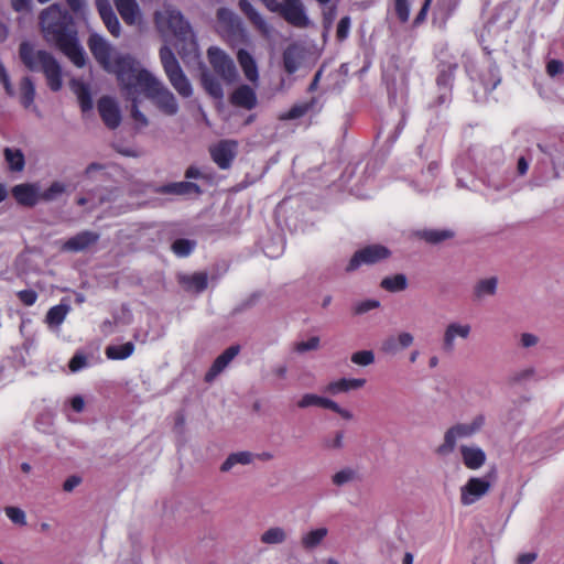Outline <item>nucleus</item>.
I'll use <instances>...</instances> for the list:
<instances>
[{
  "instance_id": "nucleus-14",
  "label": "nucleus",
  "mask_w": 564,
  "mask_h": 564,
  "mask_svg": "<svg viewBox=\"0 0 564 564\" xmlns=\"http://www.w3.org/2000/svg\"><path fill=\"white\" fill-rule=\"evenodd\" d=\"M99 240V234L84 230L67 239L63 246V251L79 252L95 245Z\"/></svg>"
},
{
  "instance_id": "nucleus-63",
  "label": "nucleus",
  "mask_w": 564,
  "mask_h": 564,
  "mask_svg": "<svg viewBox=\"0 0 564 564\" xmlns=\"http://www.w3.org/2000/svg\"><path fill=\"white\" fill-rule=\"evenodd\" d=\"M80 484V478L77 476H70L68 477L64 484L63 489L65 491H72L75 487H77Z\"/></svg>"
},
{
  "instance_id": "nucleus-21",
  "label": "nucleus",
  "mask_w": 564,
  "mask_h": 564,
  "mask_svg": "<svg viewBox=\"0 0 564 564\" xmlns=\"http://www.w3.org/2000/svg\"><path fill=\"white\" fill-rule=\"evenodd\" d=\"M471 327L468 324L462 325L457 323H451L444 333L443 349L446 352H452L455 347L456 337L463 339L467 338L470 334Z\"/></svg>"
},
{
  "instance_id": "nucleus-29",
  "label": "nucleus",
  "mask_w": 564,
  "mask_h": 564,
  "mask_svg": "<svg viewBox=\"0 0 564 564\" xmlns=\"http://www.w3.org/2000/svg\"><path fill=\"white\" fill-rule=\"evenodd\" d=\"M69 311L70 306L68 304L59 303L47 311L45 323L51 327L59 326L65 321Z\"/></svg>"
},
{
  "instance_id": "nucleus-49",
  "label": "nucleus",
  "mask_w": 564,
  "mask_h": 564,
  "mask_svg": "<svg viewBox=\"0 0 564 564\" xmlns=\"http://www.w3.org/2000/svg\"><path fill=\"white\" fill-rule=\"evenodd\" d=\"M351 20L348 15L343 17L338 24L336 30V39L339 42L345 41L348 37L349 30H350Z\"/></svg>"
},
{
  "instance_id": "nucleus-4",
  "label": "nucleus",
  "mask_w": 564,
  "mask_h": 564,
  "mask_svg": "<svg viewBox=\"0 0 564 564\" xmlns=\"http://www.w3.org/2000/svg\"><path fill=\"white\" fill-rule=\"evenodd\" d=\"M19 56L29 70L44 74L51 90L58 91L62 88V68L51 53L36 51L31 43L24 41L19 46Z\"/></svg>"
},
{
  "instance_id": "nucleus-23",
  "label": "nucleus",
  "mask_w": 564,
  "mask_h": 564,
  "mask_svg": "<svg viewBox=\"0 0 564 564\" xmlns=\"http://www.w3.org/2000/svg\"><path fill=\"white\" fill-rule=\"evenodd\" d=\"M303 59V53L299 45L290 44L282 53V63L284 70L292 75L297 72Z\"/></svg>"
},
{
  "instance_id": "nucleus-62",
  "label": "nucleus",
  "mask_w": 564,
  "mask_h": 564,
  "mask_svg": "<svg viewBox=\"0 0 564 564\" xmlns=\"http://www.w3.org/2000/svg\"><path fill=\"white\" fill-rule=\"evenodd\" d=\"M343 440H344V433L337 432L332 442L325 441V446L327 448H340L343 446Z\"/></svg>"
},
{
  "instance_id": "nucleus-20",
  "label": "nucleus",
  "mask_w": 564,
  "mask_h": 564,
  "mask_svg": "<svg viewBox=\"0 0 564 564\" xmlns=\"http://www.w3.org/2000/svg\"><path fill=\"white\" fill-rule=\"evenodd\" d=\"M460 455L466 468L477 470L486 463V453L477 446L462 445Z\"/></svg>"
},
{
  "instance_id": "nucleus-24",
  "label": "nucleus",
  "mask_w": 564,
  "mask_h": 564,
  "mask_svg": "<svg viewBox=\"0 0 564 564\" xmlns=\"http://www.w3.org/2000/svg\"><path fill=\"white\" fill-rule=\"evenodd\" d=\"M159 194L170 195H189V194H202L200 187L196 183L192 182H175L162 185L155 189Z\"/></svg>"
},
{
  "instance_id": "nucleus-6",
  "label": "nucleus",
  "mask_w": 564,
  "mask_h": 564,
  "mask_svg": "<svg viewBox=\"0 0 564 564\" xmlns=\"http://www.w3.org/2000/svg\"><path fill=\"white\" fill-rule=\"evenodd\" d=\"M217 23L220 35L231 47L249 42L248 33L241 20L231 10L219 8L217 10Z\"/></svg>"
},
{
  "instance_id": "nucleus-37",
  "label": "nucleus",
  "mask_w": 564,
  "mask_h": 564,
  "mask_svg": "<svg viewBox=\"0 0 564 564\" xmlns=\"http://www.w3.org/2000/svg\"><path fill=\"white\" fill-rule=\"evenodd\" d=\"M3 153L11 171L20 172L23 170L25 160L21 150L6 148Z\"/></svg>"
},
{
  "instance_id": "nucleus-54",
  "label": "nucleus",
  "mask_w": 564,
  "mask_h": 564,
  "mask_svg": "<svg viewBox=\"0 0 564 564\" xmlns=\"http://www.w3.org/2000/svg\"><path fill=\"white\" fill-rule=\"evenodd\" d=\"M379 302L376 300H366L357 303L354 307V313L356 315L365 314L373 308H377L379 306Z\"/></svg>"
},
{
  "instance_id": "nucleus-18",
  "label": "nucleus",
  "mask_w": 564,
  "mask_h": 564,
  "mask_svg": "<svg viewBox=\"0 0 564 564\" xmlns=\"http://www.w3.org/2000/svg\"><path fill=\"white\" fill-rule=\"evenodd\" d=\"M230 102L240 108L251 110L257 106V95L249 85H240L230 95Z\"/></svg>"
},
{
  "instance_id": "nucleus-53",
  "label": "nucleus",
  "mask_w": 564,
  "mask_h": 564,
  "mask_svg": "<svg viewBox=\"0 0 564 564\" xmlns=\"http://www.w3.org/2000/svg\"><path fill=\"white\" fill-rule=\"evenodd\" d=\"M319 346V337L313 336L306 341H299L295 344V350L297 352H305L308 350H315Z\"/></svg>"
},
{
  "instance_id": "nucleus-40",
  "label": "nucleus",
  "mask_w": 564,
  "mask_h": 564,
  "mask_svg": "<svg viewBox=\"0 0 564 564\" xmlns=\"http://www.w3.org/2000/svg\"><path fill=\"white\" fill-rule=\"evenodd\" d=\"M195 247L196 241L180 238L172 243L171 249L176 257L185 258L188 257L194 251Z\"/></svg>"
},
{
  "instance_id": "nucleus-16",
  "label": "nucleus",
  "mask_w": 564,
  "mask_h": 564,
  "mask_svg": "<svg viewBox=\"0 0 564 564\" xmlns=\"http://www.w3.org/2000/svg\"><path fill=\"white\" fill-rule=\"evenodd\" d=\"M280 14L288 23L296 28H306L310 23L300 0L283 3Z\"/></svg>"
},
{
  "instance_id": "nucleus-41",
  "label": "nucleus",
  "mask_w": 564,
  "mask_h": 564,
  "mask_svg": "<svg viewBox=\"0 0 564 564\" xmlns=\"http://www.w3.org/2000/svg\"><path fill=\"white\" fill-rule=\"evenodd\" d=\"M327 535L326 528H318L310 531L302 538V545L304 549L311 550L317 546Z\"/></svg>"
},
{
  "instance_id": "nucleus-34",
  "label": "nucleus",
  "mask_w": 564,
  "mask_h": 564,
  "mask_svg": "<svg viewBox=\"0 0 564 564\" xmlns=\"http://www.w3.org/2000/svg\"><path fill=\"white\" fill-rule=\"evenodd\" d=\"M380 286L389 292H400L406 289L408 280L402 273L382 279Z\"/></svg>"
},
{
  "instance_id": "nucleus-35",
  "label": "nucleus",
  "mask_w": 564,
  "mask_h": 564,
  "mask_svg": "<svg viewBox=\"0 0 564 564\" xmlns=\"http://www.w3.org/2000/svg\"><path fill=\"white\" fill-rule=\"evenodd\" d=\"M453 236L454 232L447 229H426L420 232V237L432 245L451 239Z\"/></svg>"
},
{
  "instance_id": "nucleus-45",
  "label": "nucleus",
  "mask_w": 564,
  "mask_h": 564,
  "mask_svg": "<svg viewBox=\"0 0 564 564\" xmlns=\"http://www.w3.org/2000/svg\"><path fill=\"white\" fill-rule=\"evenodd\" d=\"M286 535L283 529L270 528L261 535V542L264 544H279L285 540Z\"/></svg>"
},
{
  "instance_id": "nucleus-22",
  "label": "nucleus",
  "mask_w": 564,
  "mask_h": 564,
  "mask_svg": "<svg viewBox=\"0 0 564 564\" xmlns=\"http://www.w3.org/2000/svg\"><path fill=\"white\" fill-rule=\"evenodd\" d=\"M236 56L245 77L250 83H257L259 80V69L254 57L245 48H239Z\"/></svg>"
},
{
  "instance_id": "nucleus-27",
  "label": "nucleus",
  "mask_w": 564,
  "mask_h": 564,
  "mask_svg": "<svg viewBox=\"0 0 564 564\" xmlns=\"http://www.w3.org/2000/svg\"><path fill=\"white\" fill-rule=\"evenodd\" d=\"M73 91L76 94L82 111L85 113L93 109V99L87 84L73 79L70 83Z\"/></svg>"
},
{
  "instance_id": "nucleus-51",
  "label": "nucleus",
  "mask_w": 564,
  "mask_h": 564,
  "mask_svg": "<svg viewBox=\"0 0 564 564\" xmlns=\"http://www.w3.org/2000/svg\"><path fill=\"white\" fill-rule=\"evenodd\" d=\"M87 366V357L82 352H76L68 362L72 372H77Z\"/></svg>"
},
{
  "instance_id": "nucleus-3",
  "label": "nucleus",
  "mask_w": 564,
  "mask_h": 564,
  "mask_svg": "<svg viewBox=\"0 0 564 564\" xmlns=\"http://www.w3.org/2000/svg\"><path fill=\"white\" fill-rule=\"evenodd\" d=\"M154 22L163 36H174V47L183 59L196 55L197 42L193 30L178 9L164 4L161 11L155 12Z\"/></svg>"
},
{
  "instance_id": "nucleus-36",
  "label": "nucleus",
  "mask_w": 564,
  "mask_h": 564,
  "mask_svg": "<svg viewBox=\"0 0 564 564\" xmlns=\"http://www.w3.org/2000/svg\"><path fill=\"white\" fill-rule=\"evenodd\" d=\"M182 283L189 289H194L196 292L200 293L207 289L208 278L205 272H196L192 275L184 276L182 279Z\"/></svg>"
},
{
  "instance_id": "nucleus-47",
  "label": "nucleus",
  "mask_w": 564,
  "mask_h": 564,
  "mask_svg": "<svg viewBox=\"0 0 564 564\" xmlns=\"http://www.w3.org/2000/svg\"><path fill=\"white\" fill-rule=\"evenodd\" d=\"M351 361L359 366H369L375 361V355L371 350H359L351 355Z\"/></svg>"
},
{
  "instance_id": "nucleus-15",
  "label": "nucleus",
  "mask_w": 564,
  "mask_h": 564,
  "mask_svg": "<svg viewBox=\"0 0 564 564\" xmlns=\"http://www.w3.org/2000/svg\"><path fill=\"white\" fill-rule=\"evenodd\" d=\"M240 351L239 345H232L228 347L223 354H220L213 362L208 371L205 373V381L212 382L215 378L221 373L226 367L238 356Z\"/></svg>"
},
{
  "instance_id": "nucleus-33",
  "label": "nucleus",
  "mask_w": 564,
  "mask_h": 564,
  "mask_svg": "<svg viewBox=\"0 0 564 564\" xmlns=\"http://www.w3.org/2000/svg\"><path fill=\"white\" fill-rule=\"evenodd\" d=\"M119 85L126 98L131 101V117L133 118V120L139 122L141 126H148V119L144 116V113L141 112L138 105V95L140 93L129 94L127 87L123 84Z\"/></svg>"
},
{
  "instance_id": "nucleus-2",
  "label": "nucleus",
  "mask_w": 564,
  "mask_h": 564,
  "mask_svg": "<svg viewBox=\"0 0 564 564\" xmlns=\"http://www.w3.org/2000/svg\"><path fill=\"white\" fill-rule=\"evenodd\" d=\"M120 64H123L126 69L119 74V84H123L129 94L142 93L166 116L177 113L178 104L175 96L154 75L141 68L137 59L124 58Z\"/></svg>"
},
{
  "instance_id": "nucleus-57",
  "label": "nucleus",
  "mask_w": 564,
  "mask_h": 564,
  "mask_svg": "<svg viewBox=\"0 0 564 564\" xmlns=\"http://www.w3.org/2000/svg\"><path fill=\"white\" fill-rule=\"evenodd\" d=\"M399 349L398 340L393 336L382 341L381 350L386 354H395Z\"/></svg>"
},
{
  "instance_id": "nucleus-48",
  "label": "nucleus",
  "mask_w": 564,
  "mask_h": 564,
  "mask_svg": "<svg viewBox=\"0 0 564 564\" xmlns=\"http://www.w3.org/2000/svg\"><path fill=\"white\" fill-rule=\"evenodd\" d=\"M394 11L400 22L405 23L410 17V4L408 0H394Z\"/></svg>"
},
{
  "instance_id": "nucleus-5",
  "label": "nucleus",
  "mask_w": 564,
  "mask_h": 564,
  "mask_svg": "<svg viewBox=\"0 0 564 564\" xmlns=\"http://www.w3.org/2000/svg\"><path fill=\"white\" fill-rule=\"evenodd\" d=\"M87 43L95 59L105 70L113 73L118 82L120 72L126 69L123 64H120V61L124 58L135 59L130 54H118L111 59L112 47L99 34H90Z\"/></svg>"
},
{
  "instance_id": "nucleus-42",
  "label": "nucleus",
  "mask_w": 564,
  "mask_h": 564,
  "mask_svg": "<svg viewBox=\"0 0 564 564\" xmlns=\"http://www.w3.org/2000/svg\"><path fill=\"white\" fill-rule=\"evenodd\" d=\"M314 105V100L310 102H303L292 106L285 113H283L281 120H294L306 115Z\"/></svg>"
},
{
  "instance_id": "nucleus-7",
  "label": "nucleus",
  "mask_w": 564,
  "mask_h": 564,
  "mask_svg": "<svg viewBox=\"0 0 564 564\" xmlns=\"http://www.w3.org/2000/svg\"><path fill=\"white\" fill-rule=\"evenodd\" d=\"M160 59L164 72L173 88L184 98L193 94V88L186 75L182 70L178 61L172 50L164 45L160 48Z\"/></svg>"
},
{
  "instance_id": "nucleus-38",
  "label": "nucleus",
  "mask_w": 564,
  "mask_h": 564,
  "mask_svg": "<svg viewBox=\"0 0 564 564\" xmlns=\"http://www.w3.org/2000/svg\"><path fill=\"white\" fill-rule=\"evenodd\" d=\"M202 84L204 89L214 98H221L224 89L220 82L213 75L204 73L202 76Z\"/></svg>"
},
{
  "instance_id": "nucleus-61",
  "label": "nucleus",
  "mask_w": 564,
  "mask_h": 564,
  "mask_svg": "<svg viewBox=\"0 0 564 564\" xmlns=\"http://www.w3.org/2000/svg\"><path fill=\"white\" fill-rule=\"evenodd\" d=\"M31 0H11L12 9L15 12H23L30 9Z\"/></svg>"
},
{
  "instance_id": "nucleus-19",
  "label": "nucleus",
  "mask_w": 564,
  "mask_h": 564,
  "mask_svg": "<svg viewBox=\"0 0 564 564\" xmlns=\"http://www.w3.org/2000/svg\"><path fill=\"white\" fill-rule=\"evenodd\" d=\"M12 196L22 206L33 207L37 204L40 193L33 184H19L12 188Z\"/></svg>"
},
{
  "instance_id": "nucleus-9",
  "label": "nucleus",
  "mask_w": 564,
  "mask_h": 564,
  "mask_svg": "<svg viewBox=\"0 0 564 564\" xmlns=\"http://www.w3.org/2000/svg\"><path fill=\"white\" fill-rule=\"evenodd\" d=\"M208 62L217 76L225 83L232 84L238 78L237 67L232 58L217 46L207 50Z\"/></svg>"
},
{
  "instance_id": "nucleus-25",
  "label": "nucleus",
  "mask_w": 564,
  "mask_h": 564,
  "mask_svg": "<svg viewBox=\"0 0 564 564\" xmlns=\"http://www.w3.org/2000/svg\"><path fill=\"white\" fill-rule=\"evenodd\" d=\"M115 6L128 25H133L140 18V9L135 0H113Z\"/></svg>"
},
{
  "instance_id": "nucleus-32",
  "label": "nucleus",
  "mask_w": 564,
  "mask_h": 564,
  "mask_svg": "<svg viewBox=\"0 0 564 564\" xmlns=\"http://www.w3.org/2000/svg\"><path fill=\"white\" fill-rule=\"evenodd\" d=\"M35 98V86L30 77H23L20 82V102L25 108L29 109L34 101Z\"/></svg>"
},
{
  "instance_id": "nucleus-43",
  "label": "nucleus",
  "mask_w": 564,
  "mask_h": 564,
  "mask_svg": "<svg viewBox=\"0 0 564 564\" xmlns=\"http://www.w3.org/2000/svg\"><path fill=\"white\" fill-rule=\"evenodd\" d=\"M66 192V185L62 182H53L45 191L40 193L41 200L52 202Z\"/></svg>"
},
{
  "instance_id": "nucleus-13",
  "label": "nucleus",
  "mask_w": 564,
  "mask_h": 564,
  "mask_svg": "<svg viewBox=\"0 0 564 564\" xmlns=\"http://www.w3.org/2000/svg\"><path fill=\"white\" fill-rule=\"evenodd\" d=\"M99 116L105 126L111 130L119 127L121 113L116 100L109 96H102L97 104Z\"/></svg>"
},
{
  "instance_id": "nucleus-56",
  "label": "nucleus",
  "mask_w": 564,
  "mask_h": 564,
  "mask_svg": "<svg viewBox=\"0 0 564 564\" xmlns=\"http://www.w3.org/2000/svg\"><path fill=\"white\" fill-rule=\"evenodd\" d=\"M0 83L2 84L6 93L10 96L13 95V87L10 80V76L3 65L2 62H0Z\"/></svg>"
},
{
  "instance_id": "nucleus-58",
  "label": "nucleus",
  "mask_w": 564,
  "mask_h": 564,
  "mask_svg": "<svg viewBox=\"0 0 564 564\" xmlns=\"http://www.w3.org/2000/svg\"><path fill=\"white\" fill-rule=\"evenodd\" d=\"M431 1L432 0H424V3L422 6L421 10L419 11V13L416 14V17L413 21V26H419L421 23H423L425 21Z\"/></svg>"
},
{
  "instance_id": "nucleus-50",
  "label": "nucleus",
  "mask_w": 564,
  "mask_h": 564,
  "mask_svg": "<svg viewBox=\"0 0 564 564\" xmlns=\"http://www.w3.org/2000/svg\"><path fill=\"white\" fill-rule=\"evenodd\" d=\"M7 517L15 524L25 525V513L23 510L17 507H7L6 508Z\"/></svg>"
},
{
  "instance_id": "nucleus-17",
  "label": "nucleus",
  "mask_w": 564,
  "mask_h": 564,
  "mask_svg": "<svg viewBox=\"0 0 564 564\" xmlns=\"http://www.w3.org/2000/svg\"><path fill=\"white\" fill-rule=\"evenodd\" d=\"M96 7L109 33L118 37L121 33V26L110 2L108 0H97Z\"/></svg>"
},
{
  "instance_id": "nucleus-30",
  "label": "nucleus",
  "mask_w": 564,
  "mask_h": 564,
  "mask_svg": "<svg viewBox=\"0 0 564 564\" xmlns=\"http://www.w3.org/2000/svg\"><path fill=\"white\" fill-rule=\"evenodd\" d=\"M297 405L300 408L316 405L329 410L338 409V404L333 400L311 393L303 395L302 399L299 401Z\"/></svg>"
},
{
  "instance_id": "nucleus-46",
  "label": "nucleus",
  "mask_w": 564,
  "mask_h": 564,
  "mask_svg": "<svg viewBox=\"0 0 564 564\" xmlns=\"http://www.w3.org/2000/svg\"><path fill=\"white\" fill-rule=\"evenodd\" d=\"M357 478V471L352 468H344L339 471H337L332 480L333 484L336 486H343L349 481H352Z\"/></svg>"
},
{
  "instance_id": "nucleus-1",
  "label": "nucleus",
  "mask_w": 564,
  "mask_h": 564,
  "mask_svg": "<svg viewBox=\"0 0 564 564\" xmlns=\"http://www.w3.org/2000/svg\"><path fill=\"white\" fill-rule=\"evenodd\" d=\"M39 23L47 43L55 45L77 67L85 65V52L78 41L74 18L67 10L53 3L40 13Z\"/></svg>"
},
{
  "instance_id": "nucleus-55",
  "label": "nucleus",
  "mask_w": 564,
  "mask_h": 564,
  "mask_svg": "<svg viewBox=\"0 0 564 564\" xmlns=\"http://www.w3.org/2000/svg\"><path fill=\"white\" fill-rule=\"evenodd\" d=\"M546 73L554 77L564 73V63L560 59H550L546 63Z\"/></svg>"
},
{
  "instance_id": "nucleus-44",
  "label": "nucleus",
  "mask_w": 564,
  "mask_h": 564,
  "mask_svg": "<svg viewBox=\"0 0 564 564\" xmlns=\"http://www.w3.org/2000/svg\"><path fill=\"white\" fill-rule=\"evenodd\" d=\"M497 279L496 278H489L480 280L476 286H475V295L477 297H482L485 295H492L496 292L497 289Z\"/></svg>"
},
{
  "instance_id": "nucleus-11",
  "label": "nucleus",
  "mask_w": 564,
  "mask_h": 564,
  "mask_svg": "<svg viewBox=\"0 0 564 564\" xmlns=\"http://www.w3.org/2000/svg\"><path fill=\"white\" fill-rule=\"evenodd\" d=\"M237 149L238 142L236 140H220L209 147V154L213 162L220 170H228L236 159Z\"/></svg>"
},
{
  "instance_id": "nucleus-64",
  "label": "nucleus",
  "mask_w": 564,
  "mask_h": 564,
  "mask_svg": "<svg viewBox=\"0 0 564 564\" xmlns=\"http://www.w3.org/2000/svg\"><path fill=\"white\" fill-rule=\"evenodd\" d=\"M536 560V553L529 552V553H522L518 556L517 563L518 564H531Z\"/></svg>"
},
{
  "instance_id": "nucleus-10",
  "label": "nucleus",
  "mask_w": 564,
  "mask_h": 564,
  "mask_svg": "<svg viewBox=\"0 0 564 564\" xmlns=\"http://www.w3.org/2000/svg\"><path fill=\"white\" fill-rule=\"evenodd\" d=\"M391 251L382 245H369L357 250L349 260L346 271L352 272L361 265H372L388 259Z\"/></svg>"
},
{
  "instance_id": "nucleus-12",
  "label": "nucleus",
  "mask_w": 564,
  "mask_h": 564,
  "mask_svg": "<svg viewBox=\"0 0 564 564\" xmlns=\"http://www.w3.org/2000/svg\"><path fill=\"white\" fill-rule=\"evenodd\" d=\"M491 488V482L487 477H470L460 488V503L470 506L482 498Z\"/></svg>"
},
{
  "instance_id": "nucleus-31",
  "label": "nucleus",
  "mask_w": 564,
  "mask_h": 564,
  "mask_svg": "<svg viewBox=\"0 0 564 564\" xmlns=\"http://www.w3.org/2000/svg\"><path fill=\"white\" fill-rule=\"evenodd\" d=\"M366 383L365 379H346L341 378L337 381L328 384V391L330 393L347 392L349 390H356L364 387Z\"/></svg>"
},
{
  "instance_id": "nucleus-8",
  "label": "nucleus",
  "mask_w": 564,
  "mask_h": 564,
  "mask_svg": "<svg viewBox=\"0 0 564 564\" xmlns=\"http://www.w3.org/2000/svg\"><path fill=\"white\" fill-rule=\"evenodd\" d=\"M484 424L485 417L477 415L470 423H458L449 427L444 435V443L436 448V453L442 456L451 454L458 440L471 437L481 430Z\"/></svg>"
},
{
  "instance_id": "nucleus-39",
  "label": "nucleus",
  "mask_w": 564,
  "mask_h": 564,
  "mask_svg": "<svg viewBox=\"0 0 564 564\" xmlns=\"http://www.w3.org/2000/svg\"><path fill=\"white\" fill-rule=\"evenodd\" d=\"M251 460H252V454L249 452L232 453L223 463L220 470L229 471L235 465H237V464L247 465V464L251 463Z\"/></svg>"
},
{
  "instance_id": "nucleus-52",
  "label": "nucleus",
  "mask_w": 564,
  "mask_h": 564,
  "mask_svg": "<svg viewBox=\"0 0 564 564\" xmlns=\"http://www.w3.org/2000/svg\"><path fill=\"white\" fill-rule=\"evenodd\" d=\"M17 296L25 306L34 305L37 300V293L31 289L19 291Z\"/></svg>"
},
{
  "instance_id": "nucleus-60",
  "label": "nucleus",
  "mask_w": 564,
  "mask_h": 564,
  "mask_svg": "<svg viewBox=\"0 0 564 564\" xmlns=\"http://www.w3.org/2000/svg\"><path fill=\"white\" fill-rule=\"evenodd\" d=\"M398 340L399 348H408L413 343V336L410 333L403 332L395 337Z\"/></svg>"
},
{
  "instance_id": "nucleus-26",
  "label": "nucleus",
  "mask_w": 564,
  "mask_h": 564,
  "mask_svg": "<svg viewBox=\"0 0 564 564\" xmlns=\"http://www.w3.org/2000/svg\"><path fill=\"white\" fill-rule=\"evenodd\" d=\"M239 9L250 21V23L261 33L268 32V24L262 15L252 7L248 0H239Z\"/></svg>"
},
{
  "instance_id": "nucleus-28",
  "label": "nucleus",
  "mask_w": 564,
  "mask_h": 564,
  "mask_svg": "<svg viewBox=\"0 0 564 564\" xmlns=\"http://www.w3.org/2000/svg\"><path fill=\"white\" fill-rule=\"evenodd\" d=\"M134 344L132 341L122 345H109L105 349V355L110 360H124L134 352Z\"/></svg>"
},
{
  "instance_id": "nucleus-59",
  "label": "nucleus",
  "mask_w": 564,
  "mask_h": 564,
  "mask_svg": "<svg viewBox=\"0 0 564 564\" xmlns=\"http://www.w3.org/2000/svg\"><path fill=\"white\" fill-rule=\"evenodd\" d=\"M66 3L74 14L78 15L84 12L85 0H66Z\"/></svg>"
}]
</instances>
